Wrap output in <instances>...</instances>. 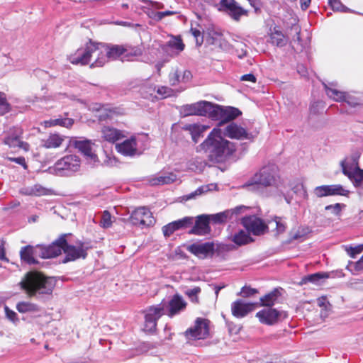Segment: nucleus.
I'll return each instance as SVG.
<instances>
[{"mask_svg":"<svg viewBox=\"0 0 363 363\" xmlns=\"http://www.w3.org/2000/svg\"><path fill=\"white\" fill-rule=\"evenodd\" d=\"M186 306V302L179 294L172 296L168 301H162L160 303L151 306L144 311V330L152 333L156 330L157 320L164 314L172 318L183 311Z\"/></svg>","mask_w":363,"mask_h":363,"instance_id":"f257e3e1","label":"nucleus"},{"mask_svg":"<svg viewBox=\"0 0 363 363\" xmlns=\"http://www.w3.org/2000/svg\"><path fill=\"white\" fill-rule=\"evenodd\" d=\"M222 130L214 128L206 140L197 147L198 151H203L213 162L225 161L235 151L233 143L223 138Z\"/></svg>","mask_w":363,"mask_h":363,"instance_id":"f03ea898","label":"nucleus"},{"mask_svg":"<svg viewBox=\"0 0 363 363\" xmlns=\"http://www.w3.org/2000/svg\"><path fill=\"white\" fill-rule=\"evenodd\" d=\"M269 186L284 188L283 180L279 175L278 167L275 164L264 166L243 185L249 191L255 192Z\"/></svg>","mask_w":363,"mask_h":363,"instance_id":"7ed1b4c3","label":"nucleus"},{"mask_svg":"<svg viewBox=\"0 0 363 363\" xmlns=\"http://www.w3.org/2000/svg\"><path fill=\"white\" fill-rule=\"evenodd\" d=\"M21 289L29 296L37 298H43L44 295H50L55 285V280L51 277H45L38 272H30L20 282Z\"/></svg>","mask_w":363,"mask_h":363,"instance_id":"20e7f679","label":"nucleus"},{"mask_svg":"<svg viewBox=\"0 0 363 363\" xmlns=\"http://www.w3.org/2000/svg\"><path fill=\"white\" fill-rule=\"evenodd\" d=\"M104 52L106 53L107 62L109 60H116L121 57L122 60H133V57L142 55V50L140 48H132L130 46L124 45H108L104 44V47H101Z\"/></svg>","mask_w":363,"mask_h":363,"instance_id":"39448f33","label":"nucleus"},{"mask_svg":"<svg viewBox=\"0 0 363 363\" xmlns=\"http://www.w3.org/2000/svg\"><path fill=\"white\" fill-rule=\"evenodd\" d=\"M81 162L78 156L70 155L57 160L52 168L53 172L59 175L72 176L80 169Z\"/></svg>","mask_w":363,"mask_h":363,"instance_id":"423d86ee","label":"nucleus"},{"mask_svg":"<svg viewBox=\"0 0 363 363\" xmlns=\"http://www.w3.org/2000/svg\"><path fill=\"white\" fill-rule=\"evenodd\" d=\"M230 247L228 245L220 244L215 247L213 242L194 243L187 247V250L200 259L211 257L216 250L228 251Z\"/></svg>","mask_w":363,"mask_h":363,"instance_id":"0eeeda50","label":"nucleus"},{"mask_svg":"<svg viewBox=\"0 0 363 363\" xmlns=\"http://www.w3.org/2000/svg\"><path fill=\"white\" fill-rule=\"evenodd\" d=\"M256 317L262 324L267 325H275L287 318V313L279 311L272 307L264 308L256 313Z\"/></svg>","mask_w":363,"mask_h":363,"instance_id":"6e6552de","label":"nucleus"},{"mask_svg":"<svg viewBox=\"0 0 363 363\" xmlns=\"http://www.w3.org/2000/svg\"><path fill=\"white\" fill-rule=\"evenodd\" d=\"M67 235H63L52 244L48 246L37 245V250L39 257L49 259L58 256L61 254L63 246L66 244Z\"/></svg>","mask_w":363,"mask_h":363,"instance_id":"1a4fd4ad","label":"nucleus"},{"mask_svg":"<svg viewBox=\"0 0 363 363\" xmlns=\"http://www.w3.org/2000/svg\"><path fill=\"white\" fill-rule=\"evenodd\" d=\"M89 247L81 241H78L75 245L68 243L66 239V244L63 246L62 250L66 255L63 262L74 261L79 258L84 259L87 255Z\"/></svg>","mask_w":363,"mask_h":363,"instance_id":"9d476101","label":"nucleus"},{"mask_svg":"<svg viewBox=\"0 0 363 363\" xmlns=\"http://www.w3.org/2000/svg\"><path fill=\"white\" fill-rule=\"evenodd\" d=\"M185 335L189 339L202 340L209 336V321L207 319L197 318L194 326L189 328Z\"/></svg>","mask_w":363,"mask_h":363,"instance_id":"9b49d317","label":"nucleus"},{"mask_svg":"<svg viewBox=\"0 0 363 363\" xmlns=\"http://www.w3.org/2000/svg\"><path fill=\"white\" fill-rule=\"evenodd\" d=\"M96 51L95 48L87 43L84 47L77 49L68 57L69 61L73 65H86L91 62L90 55Z\"/></svg>","mask_w":363,"mask_h":363,"instance_id":"f8f14e48","label":"nucleus"},{"mask_svg":"<svg viewBox=\"0 0 363 363\" xmlns=\"http://www.w3.org/2000/svg\"><path fill=\"white\" fill-rule=\"evenodd\" d=\"M218 10L226 12L235 21L247 14V11L242 8L235 0H220Z\"/></svg>","mask_w":363,"mask_h":363,"instance_id":"ddd939ff","label":"nucleus"},{"mask_svg":"<svg viewBox=\"0 0 363 363\" xmlns=\"http://www.w3.org/2000/svg\"><path fill=\"white\" fill-rule=\"evenodd\" d=\"M349 192L341 184L322 185L313 189V194L318 198L337 195L347 196Z\"/></svg>","mask_w":363,"mask_h":363,"instance_id":"4468645a","label":"nucleus"},{"mask_svg":"<svg viewBox=\"0 0 363 363\" xmlns=\"http://www.w3.org/2000/svg\"><path fill=\"white\" fill-rule=\"evenodd\" d=\"M242 224L247 230L248 233L251 232L255 235L264 234L267 228L263 220L255 216L242 218Z\"/></svg>","mask_w":363,"mask_h":363,"instance_id":"2eb2a0df","label":"nucleus"},{"mask_svg":"<svg viewBox=\"0 0 363 363\" xmlns=\"http://www.w3.org/2000/svg\"><path fill=\"white\" fill-rule=\"evenodd\" d=\"M72 143L74 147L86 157V159L90 165L94 166L99 162L97 155L92 152L90 140L73 139Z\"/></svg>","mask_w":363,"mask_h":363,"instance_id":"dca6fc26","label":"nucleus"},{"mask_svg":"<svg viewBox=\"0 0 363 363\" xmlns=\"http://www.w3.org/2000/svg\"><path fill=\"white\" fill-rule=\"evenodd\" d=\"M256 303H247L242 299H238L231 304L232 315L237 318H242L255 310Z\"/></svg>","mask_w":363,"mask_h":363,"instance_id":"f3484780","label":"nucleus"},{"mask_svg":"<svg viewBox=\"0 0 363 363\" xmlns=\"http://www.w3.org/2000/svg\"><path fill=\"white\" fill-rule=\"evenodd\" d=\"M152 213L145 207H140L133 211L130 216V221L133 225H150L152 223Z\"/></svg>","mask_w":363,"mask_h":363,"instance_id":"a211bd4d","label":"nucleus"},{"mask_svg":"<svg viewBox=\"0 0 363 363\" xmlns=\"http://www.w3.org/2000/svg\"><path fill=\"white\" fill-rule=\"evenodd\" d=\"M223 134L231 139L244 140L250 138V134L243 127L234 122L225 126Z\"/></svg>","mask_w":363,"mask_h":363,"instance_id":"6ab92c4d","label":"nucleus"},{"mask_svg":"<svg viewBox=\"0 0 363 363\" xmlns=\"http://www.w3.org/2000/svg\"><path fill=\"white\" fill-rule=\"evenodd\" d=\"M194 218L192 217H184L182 219L173 221L164 225L162 228V232L165 237H169L176 230L185 229L193 224Z\"/></svg>","mask_w":363,"mask_h":363,"instance_id":"aec40b11","label":"nucleus"},{"mask_svg":"<svg viewBox=\"0 0 363 363\" xmlns=\"http://www.w3.org/2000/svg\"><path fill=\"white\" fill-rule=\"evenodd\" d=\"M89 45H93L96 51H94V53H91L90 55L91 67H101L104 66L107 62V57H106V53L101 50V47H104V44L103 43H97L92 41H89Z\"/></svg>","mask_w":363,"mask_h":363,"instance_id":"412c9836","label":"nucleus"},{"mask_svg":"<svg viewBox=\"0 0 363 363\" xmlns=\"http://www.w3.org/2000/svg\"><path fill=\"white\" fill-rule=\"evenodd\" d=\"M184 47L185 45L180 37L171 36L170 39L162 46V49L169 55L174 57L182 52Z\"/></svg>","mask_w":363,"mask_h":363,"instance_id":"4be33fe9","label":"nucleus"},{"mask_svg":"<svg viewBox=\"0 0 363 363\" xmlns=\"http://www.w3.org/2000/svg\"><path fill=\"white\" fill-rule=\"evenodd\" d=\"M206 101H200L196 103L183 105L180 112L184 116H205Z\"/></svg>","mask_w":363,"mask_h":363,"instance_id":"5701e85b","label":"nucleus"},{"mask_svg":"<svg viewBox=\"0 0 363 363\" xmlns=\"http://www.w3.org/2000/svg\"><path fill=\"white\" fill-rule=\"evenodd\" d=\"M210 216L208 215H201L196 218L195 225L190 230L189 233L196 235H205L209 233Z\"/></svg>","mask_w":363,"mask_h":363,"instance_id":"b1692460","label":"nucleus"},{"mask_svg":"<svg viewBox=\"0 0 363 363\" xmlns=\"http://www.w3.org/2000/svg\"><path fill=\"white\" fill-rule=\"evenodd\" d=\"M101 134L103 140L110 143H114L125 137L124 131L110 125H104L101 128Z\"/></svg>","mask_w":363,"mask_h":363,"instance_id":"393cba45","label":"nucleus"},{"mask_svg":"<svg viewBox=\"0 0 363 363\" xmlns=\"http://www.w3.org/2000/svg\"><path fill=\"white\" fill-rule=\"evenodd\" d=\"M116 149L118 152L125 156L133 157L139 154L135 137H131L121 143L116 144Z\"/></svg>","mask_w":363,"mask_h":363,"instance_id":"a878e982","label":"nucleus"},{"mask_svg":"<svg viewBox=\"0 0 363 363\" xmlns=\"http://www.w3.org/2000/svg\"><path fill=\"white\" fill-rule=\"evenodd\" d=\"M177 179V177L174 173L167 172L150 177L147 179V182L151 186H159L173 183Z\"/></svg>","mask_w":363,"mask_h":363,"instance_id":"bb28decb","label":"nucleus"},{"mask_svg":"<svg viewBox=\"0 0 363 363\" xmlns=\"http://www.w3.org/2000/svg\"><path fill=\"white\" fill-rule=\"evenodd\" d=\"M359 157L360 155L359 153H354L341 161L340 166L342 167V172L345 175L349 174L350 172L359 167Z\"/></svg>","mask_w":363,"mask_h":363,"instance_id":"cd10ccee","label":"nucleus"},{"mask_svg":"<svg viewBox=\"0 0 363 363\" xmlns=\"http://www.w3.org/2000/svg\"><path fill=\"white\" fill-rule=\"evenodd\" d=\"M242 114L241 111L234 107L228 106V107H223L222 108L220 117L219 120V123L218 124V127L219 128L222 125H223L225 123H228L236 118H238L239 116Z\"/></svg>","mask_w":363,"mask_h":363,"instance_id":"c85d7f7f","label":"nucleus"},{"mask_svg":"<svg viewBox=\"0 0 363 363\" xmlns=\"http://www.w3.org/2000/svg\"><path fill=\"white\" fill-rule=\"evenodd\" d=\"M245 208V206H238L232 210L225 211L216 214L209 215L210 220L214 223H223L227 221L228 219L232 218L233 214H238L241 210Z\"/></svg>","mask_w":363,"mask_h":363,"instance_id":"c756f323","label":"nucleus"},{"mask_svg":"<svg viewBox=\"0 0 363 363\" xmlns=\"http://www.w3.org/2000/svg\"><path fill=\"white\" fill-rule=\"evenodd\" d=\"M209 128L208 125L201 124H186L182 129L187 130L190 133L193 141L196 143L201 137L203 136V133Z\"/></svg>","mask_w":363,"mask_h":363,"instance_id":"7c9ffc66","label":"nucleus"},{"mask_svg":"<svg viewBox=\"0 0 363 363\" xmlns=\"http://www.w3.org/2000/svg\"><path fill=\"white\" fill-rule=\"evenodd\" d=\"M37 252H39L37 250V245L35 247L27 245L21 248L20 252L21 258L29 264H35L38 262L35 258L39 257Z\"/></svg>","mask_w":363,"mask_h":363,"instance_id":"2f4dec72","label":"nucleus"},{"mask_svg":"<svg viewBox=\"0 0 363 363\" xmlns=\"http://www.w3.org/2000/svg\"><path fill=\"white\" fill-rule=\"evenodd\" d=\"M65 138L58 133H51L47 138L41 140V145L47 149L57 148L61 146Z\"/></svg>","mask_w":363,"mask_h":363,"instance_id":"473e14b6","label":"nucleus"},{"mask_svg":"<svg viewBox=\"0 0 363 363\" xmlns=\"http://www.w3.org/2000/svg\"><path fill=\"white\" fill-rule=\"evenodd\" d=\"M327 96L337 102H342L345 99L346 92L340 91L337 89V83L330 82L323 83Z\"/></svg>","mask_w":363,"mask_h":363,"instance_id":"72a5a7b5","label":"nucleus"},{"mask_svg":"<svg viewBox=\"0 0 363 363\" xmlns=\"http://www.w3.org/2000/svg\"><path fill=\"white\" fill-rule=\"evenodd\" d=\"M21 193L28 196H40L52 194V190L36 184L32 186L23 189Z\"/></svg>","mask_w":363,"mask_h":363,"instance_id":"f704fd0d","label":"nucleus"},{"mask_svg":"<svg viewBox=\"0 0 363 363\" xmlns=\"http://www.w3.org/2000/svg\"><path fill=\"white\" fill-rule=\"evenodd\" d=\"M222 108V106L206 101L205 116H208L212 120L219 121Z\"/></svg>","mask_w":363,"mask_h":363,"instance_id":"c9c22d12","label":"nucleus"},{"mask_svg":"<svg viewBox=\"0 0 363 363\" xmlns=\"http://www.w3.org/2000/svg\"><path fill=\"white\" fill-rule=\"evenodd\" d=\"M231 240L237 245L242 246L252 242L253 239L247 231L240 230L232 236Z\"/></svg>","mask_w":363,"mask_h":363,"instance_id":"e433bc0d","label":"nucleus"},{"mask_svg":"<svg viewBox=\"0 0 363 363\" xmlns=\"http://www.w3.org/2000/svg\"><path fill=\"white\" fill-rule=\"evenodd\" d=\"M328 277L329 276L327 273L322 272H318L308 276H305L301 279L300 281V285H303L309 282L314 284L315 285H319L320 284V281L322 279H327L328 278Z\"/></svg>","mask_w":363,"mask_h":363,"instance_id":"4c0bfd02","label":"nucleus"},{"mask_svg":"<svg viewBox=\"0 0 363 363\" xmlns=\"http://www.w3.org/2000/svg\"><path fill=\"white\" fill-rule=\"evenodd\" d=\"M21 130L19 129L13 128L7 137L4 140V143L8 145L9 147H16L19 145L20 136L21 135Z\"/></svg>","mask_w":363,"mask_h":363,"instance_id":"58836bf2","label":"nucleus"},{"mask_svg":"<svg viewBox=\"0 0 363 363\" xmlns=\"http://www.w3.org/2000/svg\"><path fill=\"white\" fill-rule=\"evenodd\" d=\"M356 188H363V169L359 167L349 174H346Z\"/></svg>","mask_w":363,"mask_h":363,"instance_id":"ea45409f","label":"nucleus"},{"mask_svg":"<svg viewBox=\"0 0 363 363\" xmlns=\"http://www.w3.org/2000/svg\"><path fill=\"white\" fill-rule=\"evenodd\" d=\"M356 188H363V169L359 167L349 174H346Z\"/></svg>","mask_w":363,"mask_h":363,"instance_id":"a19ab883","label":"nucleus"},{"mask_svg":"<svg viewBox=\"0 0 363 363\" xmlns=\"http://www.w3.org/2000/svg\"><path fill=\"white\" fill-rule=\"evenodd\" d=\"M74 123V120L69 118H60L57 119H51L44 122L45 127H51L60 125L65 128H70Z\"/></svg>","mask_w":363,"mask_h":363,"instance_id":"79ce46f5","label":"nucleus"},{"mask_svg":"<svg viewBox=\"0 0 363 363\" xmlns=\"http://www.w3.org/2000/svg\"><path fill=\"white\" fill-rule=\"evenodd\" d=\"M279 296V291L277 289H274L269 294L260 298V306H272Z\"/></svg>","mask_w":363,"mask_h":363,"instance_id":"37998d69","label":"nucleus"},{"mask_svg":"<svg viewBox=\"0 0 363 363\" xmlns=\"http://www.w3.org/2000/svg\"><path fill=\"white\" fill-rule=\"evenodd\" d=\"M270 42L277 46L282 47L284 46L287 43V39L285 35L279 30H277L276 28L271 33Z\"/></svg>","mask_w":363,"mask_h":363,"instance_id":"c03bdc74","label":"nucleus"},{"mask_svg":"<svg viewBox=\"0 0 363 363\" xmlns=\"http://www.w3.org/2000/svg\"><path fill=\"white\" fill-rule=\"evenodd\" d=\"M16 309L19 313H35L40 311L39 307L33 303L28 301H21L17 303Z\"/></svg>","mask_w":363,"mask_h":363,"instance_id":"a18cd8bd","label":"nucleus"},{"mask_svg":"<svg viewBox=\"0 0 363 363\" xmlns=\"http://www.w3.org/2000/svg\"><path fill=\"white\" fill-rule=\"evenodd\" d=\"M274 222L276 225L275 231L277 235L284 233L286 228V218L284 217L275 216L272 221H269V223Z\"/></svg>","mask_w":363,"mask_h":363,"instance_id":"49530a36","label":"nucleus"},{"mask_svg":"<svg viewBox=\"0 0 363 363\" xmlns=\"http://www.w3.org/2000/svg\"><path fill=\"white\" fill-rule=\"evenodd\" d=\"M113 218L108 211H104L101 216V219L99 225L101 228L107 229L112 226Z\"/></svg>","mask_w":363,"mask_h":363,"instance_id":"de8ad7c7","label":"nucleus"},{"mask_svg":"<svg viewBox=\"0 0 363 363\" xmlns=\"http://www.w3.org/2000/svg\"><path fill=\"white\" fill-rule=\"evenodd\" d=\"M190 31L196 39V45H201L203 42V38L206 33L205 31L201 29V26L199 25L198 27H193V26H191Z\"/></svg>","mask_w":363,"mask_h":363,"instance_id":"09e8293b","label":"nucleus"},{"mask_svg":"<svg viewBox=\"0 0 363 363\" xmlns=\"http://www.w3.org/2000/svg\"><path fill=\"white\" fill-rule=\"evenodd\" d=\"M343 101H345L349 106L352 107H356L363 104V99L361 97L355 96L349 93H346L345 99Z\"/></svg>","mask_w":363,"mask_h":363,"instance_id":"8fccbe9b","label":"nucleus"},{"mask_svg":"<svg viewBox=\"0 0 363 363\" xmlns=\"http://www.w3.org/2000/svg\"><path fill=\"white\" fill-rule=\"evenodd\" d=\"M10 111V105L7 102L5 94L0 93V115L3 116Z\"/></svg>","mask_w":363,"mask_h":363,"instance_id":"3c124183","label":"nucleus"},{"mask_svg":"<svg viewBox=\"0 0 363 363\" xmlns=\"http://www.w3.org/2000/svg\"><path fill=\"white\" fill-rule=\"evenodd\" d=\"M205 35H207L208 37L211 38L212 44H214L221 37V33L216 30L213 28H208L207 30L205 31Z\"/></svg>","mask_w":363,"mask_h":363,"instance_id":"603ef678","label":"nucleus"},{"mask_svg":"<svg viewBox=\"0 0 363 363\" xmlns=\"http://www.w3.org/2000/svg\"><path fill=\"white\" fill-rule=\"evenodd\" d=\"M258 293V291L256 289L252 288L249 286H245L241 289L240 292L238 294V295L247 298L252 296Z\"/></svg>","mask_w":363,"mask_h":363,"instance_id":"864d4df0","label":"nucleus"},{"mask_svg":"<svg viewBox=\"0 0 363 363\" xmlns=\"http://www.w3.org/2000/svg\"><path fill=\"white\" fill-rule=\"evenodd\" d=\"M328 4L333 11H347L349 9L342 4L340 0H328Z\"/></svg>","mask_w":363,"mask_h":363,"instance_id":"5fc2aeb1","label":"nucleus"},{"mask_svg":"<svg viewBox=\"0 0 363 363\" xmlns=\"http://www.w3.org/2000/svg\"><path fill=\"white\" fill-rule=\"evenodd\" d=\"M201 292V289L199 286H195L192 289H188L186 294L191 298L192 302H198V294Z\"/></svg>","mask_w":363,"mask_h":363,"instance_id":"6e6d98bb","label":"nucleus"},{"mask_svg":"<svg viewBox=\"0 0 363 363\" xmlns=\"http://www.w3.org/2000/svg\"><path fill=\"white\" fill-rule=\"evenodd\" d=\"M345 207L344 204L337 203L333 205H328L325 207L326 211H331L335 216H340L342 208Z\"/></svg>","mask_w":363,"mask_h":363,"instance_id":"4d7b16f0","label":"nucleus"},{"mask_svg":"<svg viewBox=\"0 0 363 363\" xmlns=\"http://www.w3.org/2000/svg\"><path fill=\"white\" fill-rule=\"evenodd\" d=\"M169 80L171 85H177L179 82H181L180 72L177 69L172 71L169 74Z\"/></svg>","mask_w":363,"mask_h":363,"instance_id":"13d9d810","label":"nucleus"},{"mask_svg":"<svg viewBox=\"0 0 363 363\" xmlns=\"http://www.w3.org/2000/svg\"><path fill=\"white\" fill-rule=\"evenodd\" d=\"M210 190L209 186H203L198 188L195 191L186 195V199H194L196 196H200L204 192H207Z\"/></svg>","mask_w":363,"mask_h":363,"instance_id":"bf43d9fd","label":"nucleus"},{"mask_svg":"<svg viewBox=\"0 0 363 363\" xmlns=\"http://www.w3.org/2000/svg\"><path fill=\"white\" fill-rule=\"evenodd\" d=\"M4 311L6 317L9 320H11L13 323H16L18 321L17 313L15 311L11 310L7 306H4Z\"/></svg>","mask_w":363,"mask_h":363,"instance_id":"052dcab7","label":"nucleus"},{"mask_svg":"<svg viewBox=\"0 0 363 363\" xmlns=\"http://www.w3.org/2000/svg\"><path fill=\"white\" fill-rule=\"evenodd\" d=\"M172 90L167 86L158 87L157 93L161 96V98H166L171 96Z\"/></svg>","mask_w":363,"mask_h":363,"instance_id":"680f3d73","label":"nucleus"},{"mask_svg":"<svg viewBox=\"0 0 363 363\" xmlns=\"http://www.w3.org/2000/svg\"><path fill=\"white\" fill-rule=\"evenodd\" d=\"M362 251H363V244L358 245L357 247H350V249L347 250V252H348L349 255L352 258H354L357 255L360 254Z\"/></svg>","mask_w":363,"mask_h":363,"instance_id":"e2e57ef3","label":"nucleus"},{"mask_svg":"<svg viewBox=\"0 0 363 363\" xmlns=\"http://www.w3.org/2000/svg\"><path fill=\"white\" fill-rule=\"evenodd\" d=\"M141 91L144 98L150 99L155 91V87L152 86L149 87H143Z\"/></svg>","mask_w":363,"mask_h":363,"instance_id":"0e129e2a","label":"nucleus"},{"mask_svg":"<svg viewBox=\"0 0 363 363\" xmlns=\"http://www.w3.org/2000/svg\"><path fill=\"white\" fill-rule=\"evenodd\" d=\"M6 159L9 161L14 162L23 166V167L25 169H27V168H28V166L26 162V160L23 157H8Z\"/></svg>","mask_w":363,"mask_h":363,"instance_id":"69168bd1","label":"nucleus"},{"mask_svg":"<svg viewBox=\"0 0 363 363\" xmlns=\"http://www.w3.org/2000/svg\"><path fill=\"white\" fill-rule=\"evenodd\" d=\"M240 80L244 82H250L255 84L257 82V78L253 74L250 73L241 76Z\"/></svg>","mask_w":363,"mask_h":363,"instance_id":"338daca9","label":"nucleus"},{"mask_svg":"<svg viewBox=\"0 0 363 363\" xmlns=\"http://www.w3.org/2000/svg\"><path fill=\"white\" fill-rule=\"evenodd\" d=\"M354 267L356 271L363 270V255L357 262L354 263Z\"/></svg>","mask_w":363,"mask_h":363,"instance_id":"774afa93","label":"nucleus"}]
</instances>
